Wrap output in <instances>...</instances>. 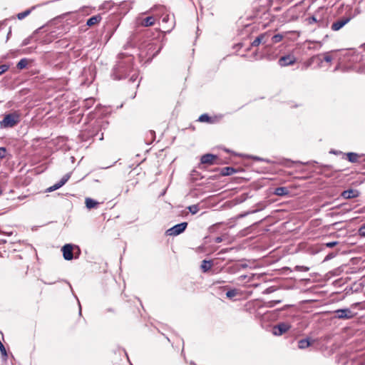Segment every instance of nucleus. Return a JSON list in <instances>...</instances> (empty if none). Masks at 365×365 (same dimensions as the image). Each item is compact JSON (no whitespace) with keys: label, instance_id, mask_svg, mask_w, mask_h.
<instances>
[{"label":"nucleus","instance_id":"1","mask_svg":"<svg viewBox=\"0 0 365 365\" xmlns=\"http://www.w3.org/2000/svg\"><path fill=\"white\" fill-rule=\"evenodd\" d=\"M119 61L113 69L111 74L114 80H121L130 75V81L135 82L138 78V72L133 69V58L131 56L120 54Z\"/></svg>","mask_w":365,"mask_h":365},{"label":"nucleus","instance_id":"2","mask_svg":"<svg viewBox=\"0 0 365 365\" xmlns=\"http://www.w3.org/2000/svg\"><path fill=\"white\" fill-rule=\"evenodd\" d=\"M21 121V114L18 111H14L8 114H6L0 121V127L1 128H14L18 125Z\"/></svg>","mask_w":365,"mask_h":365},{"label":"nucleus","instance_id":"3","mask_svg":"<svg viewBox=\"0 0 365 365\" xmlns=\"http://www.w3.org/2000/svg\"><path fill=\"white\" fill-rule=\"evenodd\" d=\"M187 226V222H186L175 225L167 230V234L170 236L178 235L185 231Z\"/></svg>","mask_w":365,"mask_h":365},{"label":"nucleus","instance_id":"4","mask_svg":"<svg viewBox=\"0 0 365 365\" xmlns=\"http://www.w3.org/2000/svg\"><path fill=\"white\" fill-rule=\"evenodd\" d=\"M291 325L288 323H279L274 326L272 333L275 336H280L289 331Z\"/></svg>","mask_w":365,"mask_h":365},{"label":"nucleus","instance_id":"5","mask_svg":"<svg viewBox=\"0 0 365 365\" xmlns=\"http://www.w3.org/2000/svg\"><path fill=\"white\" fill-rule=\"evenodd\" d=\"M336 317L339 319H349L354 317V314L348 308L339 309L334 311Z\"/></svg>","mask_w":365,"mask_h":365},{"label":"nucleus","instance_id":"6","mask_svg":"<svg viewBox=\"0 0 365 365\" xmlns=\"http://www.w3.org/2000/svg\"><path fill=\"white\" fill-rule=\"evenodd\" d=\"M296 62V58L293 55H287L279 58L278 63L280 66H287L294 64Z\"/></svg>","mask_w":365,"mask_h":365},{"label":"nucleus","instance_id":"7","mask_svg":"<svg viewBox=\"0 0 365 365\" xmlns=\"http://www.w3.org/2000/svg\"><path fill=\"white\" fill-rule=\"evenodd\" d=\"M350 20V17H343L337 20L336 21L334 22L331 26V29L334 31H337L340 30L343 26H344L347 23H349Z\"/></svg>","mask_w":365,"mask_h":365},{"label":"nucleus","instance_id":"8","mask_svg":"<svg viewBox=\"0 0 365 365\" xmlns=\"http://www.w3.org/2000/svg\"><path fill=\"white\" fill-rule=\"evenodd\" d=\"M73 247L71 244H66L62 247L63 256L66 260H71L73 258Z\"/></svg>","mask_w":365,"mask_h":365},{"label":"nucleus","instance_id":"9","mask_svg":"<svg viewBox=\"0 0 365 365\" xmlns=\"http://www.w3.org/2000/svg\"><path fill=\"white\" fill-rule=\"evenodd\" d=\"M162 21L163 23L167 24L169 21H170V24L167 29L166 32H170L175 26V17L173 15L170 16L169 14H163L162 17Z\"/></svg>","mask_w":365,"mask_h":365},{"label":"nucleus","instance_id":"10","mask_svg":"<svg viewBox=\"0 0 365 365\" xmlns=\"http://www.w3.org/2000/svg\"><path fill=\"white\" fill-rule=\"evenodd\" d=\"M269 34L267 32L259 35L252 43V46H258L260 43H266Z\"/></svg>","mask_w":365,"mask_h":365},{"label":"nucleus","instance_id":"11","mask_svg":"<svg viewBox=\"0 0 365 365\" xmlns=\"http://www.w3.org/2000/svg\"><path fill=\"white\" fill-rule=\"evenodd\" d=\"M359 191L356 190L349 189L341 192V197L344 199H351L359 196Z\"/></svg>","mask_w":365,"mask_h":365},{"label":"nucleus","instance_id":"12","mask_svg":"<svg viewBox=\"0 0 365 365\" xmlns=\"http://www.w3.org/2000/svg\"><path fill=\"white\" fill-rule=\"evenodd\" d=\"M217 156L212 154H205L201 157L200 161L202 164L212 165Z\"/></svg>","mask_w":365,"mask_h":365},{"label":"nucleus","instance_id":"13","mask_svg":"<svg viewBox=\"0 0 365 365\" xmlns=\"http://www.w3.org/2000/svg\"><path fill=\"white\" fill-rule=\"evenodd\" d=\"M155 18L153 16H148L145 19H143L141 22L140 25L144 27H148L151 26L155 24Z\"/></svg>","mask_w":365,"mask_h":365},{"label":"nucleus","instance_id":"14","mask_svg":"<svg viewBox=\"0 0 365 365\" xmlns=\"http://www.w3.org/2000/svg\"><path fill=\"white\" fill-rule=\"evenodd\" d=\"M289 193V190L286 187H278L275 188L274 194L277 196H286Z\"/></svg>","mask_w":365,"mask_h":365},{"label":"nucleus","instance_id":"15","mask_svg":"<svg viewBox=\"0 0 365 365\" xmlns=\"http://www.w3.org/2000/svg\"><path fill=\"white\" fill-rule=\"evenodd\" d=\"M101 20V16L100 15L93 16L88 19V21L86 22V25L88 26H92L99 23Z\"/></svg>","mask_w":365,"mask_h":365},{"label":"nucleus","instance_id":"16","mask_svg":"<svg viewBox=\"0 0 365 365\" xmlns=\"http://www.w3.org/2000/svg\"><path fill=\"white\" fill-rule=\"evenodd\" d=\"M347 159L351 163H356L359 161V158L360 155L356 153H346Z\"/></svg>","mask_w":365,"mask_h":365},{"label":"nucleus","instance_id":"17","mask_svg":"<svg viewBox=\"0 0 365 365\" xmlns=\"http://www.w3.org/2000/svg\"><path fill=\"white\" fill-rule=\"evenodd\" d=\"M85 203H86V206L88 209L94 208L98 205V202L97 201H96L90 197L86 198Z\"/></svg>","mask_w":365,"mask_h":365},{"label":"nucleus","instance_id":"18","mask_svg":"<svg viewBox=\"0 0 365 365\" xmlns=\"http://www.w3.org/2000/svg\"><path fill=\"white\" fill-rule=\"evenodd\" d=\"M236 173V170L232 167H225L221 170V174L224 176L231 175Z\"/></svg>","mask_w":365,"mask_h":365},{"label":"nucleus","instance_id":"19","mask_svg":"<svg viewBox=\"0 0 365 365\" xmlns=\"http://www.w3.org/2000/svg\"><path fill=\"white\" fill-rule=\"evenodd\" d=\"M311 343L307 339H303L299 341L298 347L301 349H306L310 346Z\"/></svg>","mask_w":365,"mask_h":365},{"label":"nucleus","instance_id":"20","mask_svg":"<svg viewBox=\"0 0 365 365\" xmlns=\"http://www.w3.org/2000/svg\"><path fill=\"white\" fill-rule=\"evenodd\" d=\"M34 9V7H32L31 9H27L23 12H21V13H19L17 14V18L19 19V20H22L24 19L25 17H26L27 16H29L31 11Z\"/></svg>","mask_w":365,"mask_h":365},{"label":"nucleus","instance_id":"21","mask_svg":"<svg viewBox=\"0 0 365 365\" xmlns=\"http://www.w3.org/2000/svg\"><path fill=\"white\" fill-rule=\"evenodd\" d=\"M212 267V263L210 261H207V260H203L202 261V265H201V269H202L203 272H207L209 269H210Z\"/></svg>","mask_w":365,"mask_h":365},{"label":"nucleus","instance_id":"22","mask_svg":"<svg viewBox=\"0 0 365 365\" xmlns=\"http://www.w3.org/2000/svg\"><path fill=\"white\" fill-rule=\"evenodd\" d=\"M283 38H284V35L280 34L274 35L271 39L272 43V44L277 43L280 42L283 39Z\"/></svg>","mask_w":365,"mask_h":365},{"label":"nucleus","instance_id":"23","mask_svg":"<svg viewBox=\"0 0 365 365\" xmlns=\"http://www.w3.org/2000/svg\"><path fill=\"white\" fill-rule=\"evenodd\" d=\"M28 65V60L26 58L21 59L17 63V68L19 69H23Z\"/></svg>","mask_w":365,"mask_h":365},{"label":"nucleus","instance_id":"24","mask_svg":"<svg viewBox=\"0 0 365 365\" xmlns=\"http://www.w3.org/2000/svg\"><path fill=\"white\" fill-rule=\"evenodd\" d=\"M198 120L200 122L210 123V122H211V118L207 114H202L199 117Z\"/></svg>","mask_w":365,"mask_h":365},{"label":"nucleus","instance_id":"25","mask_svg":"<svg viewBox=\"0 0 365 365\" xmlns=\"http://www.w3.org/2000/svg\"><path fill=\"white\" fill-rule=\"evenodd\" d=\"M187 208L189 211L193 215L196 214L199 211V207L197 205H190Z\"/></svg>","mask_w":365,"mask_h":365},{"label":"nucleus","instance_id":"26","mask_svg":"<svg viewBox=\"0 0 365 365\" xmlns=\"http://www.w3.org/2000/svg\"><path fill=\"white\" fill-rule=\"evenodd\" d=\"M62 186H63V185H61V183L60 182H58L54 184L53 185L51 186L50 187H48V191L52 192V191L56 190Z\"/></svg>","mask_w":365,"mask_h":365},{"label":"nucleus","instance_id":"27","mask_svg":"<svg viewBox=\"0 0 365 365\" xmlns=\"http://www.w3.org/2000/svg\"><path fill=\"white\" fill-rule=\"evenodd\" d=\"M70 177H71V175L69 173H67L61 179V180L59 182L61 183V185H63L68 180Z\"/></svg>","mask_w":365,"mask_h":365},{"label":"nucleus","instance_id":"28","mask_svg":"<svg viewBox=\"0 0 365 365\" xmlns=\"http://www.w3.org/2000/svg\"><path fill=\"white\" fill-rule=\"evenodd\" d=\"M9 68V66L6 64H3L0 66V75L5 73Z\"/></svg>","mask_w":365,"mask_h":365},{"label":"nucleus","instance_id":"29","mask_svg":"<svg viewBox=\"0 0 365 365\" xmlns=\"http://www.w3.org/2000/svg\"><path fill=\"white\" fill-rule=\"evenodd\" d=\"M237 294V292L235 289L229 290L226 293V296L229 298H232L235 297Z\"/></svg>","mask_w":365,"mask_h":365},{"label":"nucleus","instance_id":"30","mask_svg":"<svg viewBox=\"0 0 365 365\" xmlns=\"http://www.w3.org/2000/svg\"><path fill=\"white\" fill-rule=\"evenodd\" d=\"M295 269L301 272H307L309 270V268L305 266H296Z\"/></svg>","mask_w":365,"mask_h":365},{"label":"nucleus","instance_id":"31","mask_svg":"<svg viewBox=\"0 0 365 365\" xmlns=\"http://www.w3.org/2000/svg\"><path fill=\"white\" fill-rule=\"evenodd\" d=\"M324 60L327 62V63H329L332 60V57L331 56L330 53H325L324 54Z\"/></svg>","mask_w":365,"mask_h":365},{"label":"nucleus","instance_id":"32","mask_svg":"<svg viewBox=\"0 0 365 365\" xmlns=\"http://www.w3.org/2000/svg\"><path fill=\"white\" fill-rule=\"evenodd\" d=\"M337 244H338L337 241H333V242L326 243L325 246L327 247L331 248V247H334L335 245H336Z\"/></svg>","mask_w":365,"mask_h":365},{"label":"nucleus","instance_id":"33","mask_svg":"<svg viewBox=\"0 0 365 365\" xmlns=\"http://www.w3.org/2000/svg\"><path fill=\"white\" fill-rule=\"evenodd\" d=\"M113 6V3L111 1H106L103 4V7L104 9H110Z\"/></svg>","mask_w":365,"mask_h":365},{"label":"nucleus","instance_id":"34","mask_svg":"<svg viewBox=\"0 0 365 365\" xmlns=\"http://www.w3.org/2000/svg\"><path fill=\"white\" fill-rule=\"evenodd\" d=\"M359 235L361 236V237H365V225H363L361 226L360 228H359Z\"/></svg>","mask_w":365,"mask_h":365},{"label":"nucleus","instance_id":"35","mask_svg":"<svg viewBox=\"0 0 365 365\" xmlns=\"http://www.w3.org/2000/svg\"><path fill=\"white\" fill-rule=\"evenodd\" d=\"M307 21L309 24H312L317 21V19L314 16L308 18Z\"/></svg>","mask_w":365,"mask_h":365},{"label":"nucleus","instance_id":"36","mask_svg":"<svg viewBox=\"0 0 365 365\" xmlns=\"http://www.w3.org/2000/svg\"><path fill=\"white\" fill-rule=\"evenodd\" d=\"M6 149L4 148H0V158H4L6 154Z\"/></svg>","mask_w":365,"mask_h":365},{"label":"nucleus","instance_id":"37","mask_svg":"<svg viewBox=\"0 0 365 365\" xmlns=\"http://www.w3.org/2000/svg\"><path fill=\"white\" fill-rule=\"evenodd\" d=\"M155 8L156 7L151 8L150 11H155ZM158 8L160 9V11H164V10H165L164 6H160Z\"/></svg>","mask_w":365,"mask_h":365},{"label":"nucleus","instance_id":"38","mask_svg":"<svg viewBox=\"0 0 365 365\" xmlns=\"http://www.w3.org/2000/svg\"><path fill=\"white\" fill-rule=\"evenodd\" d=\"M11 29L10 28V29H9V32H8V34H7V40L9 39V36H10V35H11Z\"/></svg>","mask_w":365,"mask_h":365},{"label":"nucleus","instance_id":"39","mask_svg":"<svg viewBox=\"0 0 365 365\" xmlns=\"http://www.w3.org/2000/svg\"><path fill=\"white\" fill-rule=\"evenodd\" d=\"M215 242H222V238H221V237H217V238H216Z\"/></svg>","mask_w":365,"mask_h":365},{"label":"nucleus","instance_id":"40","mask_svg":"<svg viewBox=\"0 0 365 365\" xmlns=\"http://www.w3.org/2000/svg\"><path fill=\"white\" fill-rule=\"evenodd\" d=\"M256 159H257V160H263V161H265V162H269L268 160H263V159H262V158H256Z\"/></svg>","mask_w":365,"mask_h":365},{"label":"nucleus","instance_id":"41","mask_svg":"<svg viewBox=\"0 0 365 365\" xmlns=\"http://www.w3.org/2000/svg\"><path fill=\"white\" fill-rule=\"evenodd\" d=\"M246 277H247V276H246V275H241V276L240 277V279H242V280H243V279H245Z\"/></svg>","mask_w":365,"mask_h":365},{"label":"nucleus","instance_id":"42","mask_svg":"<svg viewBox=\"0 0 365 365\" xmlns=\"http://www.w3.org/2000/svg\"><path fill=\"white\" fill-rule=\"evenodd\" d=\"M29 43L28 40H24V42H23V45L25 46V45H27Z\"/></svg>","mask_w":365,"mask_h":365},{"label":"nucleus","instance_id":"43","mask_svg":"<svg viewBox=\"0 0 365 365\" xmlns=\"http://www.w3.org/2000/svg\"><path fill=\"white\" fill-rule=\"evenodd\" d=\"M330 153H331L336 154H336H338V152H336V151H333V150L330 151Z\"/></svg>","mask_w":365,"mask_h":365},{"label":"nucleus","instance_id":"44","mask_svg":"<svg viewBox=\"0 0 365 365\" xmlns=\"http://www.w3.org/2000/svg\"><path fill=\"white\" fill-rule=\"evenodd\" d=\"M247 264H241V267H242V268H245V267H247Z\"/></svg>","mask_w":365,"mask_h":365},{"label":"nucleus","instance_id":"45","mask_svg":"<svg viewBox=\"0 0 365 365\" xmlns=\"http://www.w3.org/2000/svg\"><path fill=\"white\" fill-rule=\"evenodd\" d=\"M331 255H328V256H327L326 259H329V258H331Z\"/></svg>","mask_w":365,"mask_h":365},{"label":"nucleus","instance_id":"46","mask_svg":"<svg viewBox=\"0 0 365 365\" xmlns=\"http://www.w3.org/2000/svg\"><path fill=\"white\" fill-rule=\"evenodd\" d=\"M160 49V48H159L153 56H155V55H156L158 53H159Z\"/></svg>","mask_w":365,"mask_h":365},{"label":"nucleus","instance_id":"47","mask_svg":"<svg viewBox=\"0 0 365 365\" xmlns=\"http://www.w3.org/2000/svg\"><path fill=\"white\" fill-rule=\"evenodd\" d=\"M149 46L150 47V48H151L152 47H153V44H150Z\"/></svg>","mask_w":365,"mask_h":365},{"label":"nucleus","instance_id":"48","mask_svg":"<svg viewBox=\"0 0 365 365\" xmlns=\"http://www.w3.org/2000/svg\"><path fill=\"white\" fill-rule=\"evenodd\" d=\"M79 313L80 314H81V309L80 308V310H79Z\"/></svg>","mask_w":365,"mask_h":365},{"label":"nucleus","instance_id":"49","mask_svg":"<svg viewBox=\"0 0 365 365\" xmlns=\"http://www.w3.org/2000/svg\"><path fill=\"white\" fill-rule=\"evenodd\" d=\"M1 193H2V191L0 190V195H1Z\"/></svg>","mask_w":365,"mask_h":365}]
</instances>
